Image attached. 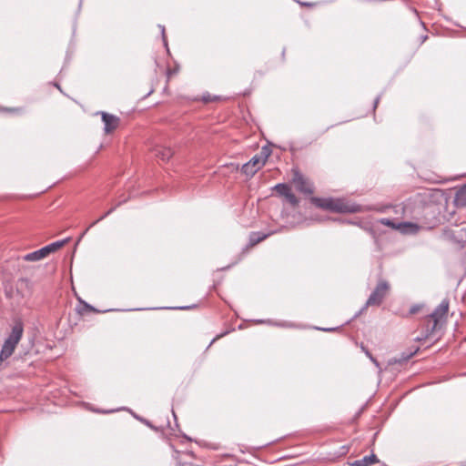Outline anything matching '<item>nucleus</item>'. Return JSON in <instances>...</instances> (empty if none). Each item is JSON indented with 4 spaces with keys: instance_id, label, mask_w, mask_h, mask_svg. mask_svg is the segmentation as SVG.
Listing matches in <instances>:
<instances>
[{
    "instance_id": "11",
    "label": "nucleus",
    "mask_w": 466,
    "mask_h": 466,
    "mask_svg": "<svg viewBox=\"0 0 466 466\" xmlns=\"http://www.w3.org/2000/svg\"><path fill=\"white\" fill-rule=\"evenodd\" d=\"M173 154V150L169 147H157L155 149V156L162 161H168Z\"/></svg>"
},
{
    "instance_id": "23",
    "label": "nucleus",
    "mask_w": 466,
    "mask_h": 466,
    "mask_svg": "<svg viewBox=\"0 0 466 466\" xmlns=\"http://www.w3.org/2000/svg\"><path fill=\"white\" fill-rule=\"evenodd\" d=\"M419 310V306H413L410 309V312L411 314H415L416 312H418Z\"/></svg>"
},
{
    "instance_id": "7",
    "label": "nucleus",
    "mask_w": 466,
    "mask_h": 466,
    "mask_svg": "<svg viewBox=\"0 0 466 466\" xmlns=\"http://www.w3.org/2000/svg\"><path fill=\"white\" fill-rule=\"evenodd\" d=\"M100 114L102 116V121L104 122V125H105L104 131L106 134H109L117 128L119 122H120V119L118 116H114L112 114L106 113V112H100Z\"/></svg>"
},
{
    "instance_id": "2",
    "label": "nucleus",
    "mask_w": 466,
    "mask_h": 466,
    "mask_svg": "<svg viewBox=\"0 0 466 466\" xmlns=\"http://www.w3.org/2000/svg\"><path fill=\"white\" fill-rule=\"evenodd\" d=\"M66 240H59L53 242L49 245H46L41 248L38 250L30 252L23 257L25 261H39L46 258L49 254L56 252L60 248H62Z\"/></svg>"
},
{
    "instance_id": "28",
    "label": "nucleus",
    "mask_w": 466,
    "mask_h": 466,
    "mask_svg": "<svg viewBox=\"0 0 466 466\" xmlns=\"http://www.w3.org/2000/svg\"><path fill=\"white\" fill-rule=\"evenodd\" d=\"M190 308H191V307H189V306H186V307H179V308H177V309H190Z\"/></svg>"
},
{
    "instance_id": "3",
    "label": "nucleus",
    "mask_w": 466,
    "mask_h": 466,
    "mask_svg": "<svg viewBox=\"0 0 466 466\" xmlns=\"http://www.w3.org/2000/svg\"><path fill=\"white\" fill-rule=\"evenodd\" d=\"M389 289V284L386 281H379L375 289L370 295L368 300L366 301L360 312H362L365 309H367L370 306H380L382 303L384 298L386 297Z\"/></svg>"
},
{
    "instance_id": "8",
    "label": "nucleus",
    "mask_w": 466,
    "mask_h": 466,
    "mask_svg": "<svg viewBox=\"0 0 466 466\" xmlns=\"http://www.w3.org/2000/svg\"><path fill=\"white\" fill-rule=\"evenodd\" d=\"M397 230L402 234H414L419 230V226L412 222H400L397 224Z\"/></svg>"
},
{
    "instance_id": "27",
    "label": "nucleus",
    "mask_w": 466,
    "mask_h": 466,
    "mask_svg": "<svg viewBox=\"0 0 466 466\" xmlns=\"http://www.w3.org/2000/svg\"><path fill=\"white\" fill-rule=\"evenodd\" d=\"M321 329V330H324V331H333V330H335L336 329H333V328H328V329L323 328V329Z\"/></svg>"
},
{
    "instance_id": "4",
    "label": "nucleus",
    "mask_w": 466,
    "mask_h": 466,
    "mask_svg": "<svg viewBox=\"0 0 466 466\" xmlns=\"http://www.w3.org/2000/svg\"><path fill=\"white\" fill-rule=\"evenodd\" d=\"M334 212L339 213H357L363 211L361 206L350 203L344 199L335 198Z\"/></svg>"
},
{
    "instance_id": "32",
    "label": "nucleus",
    "mask_w": 466,
    "mask_h": 466,
    "mask_svg": "<svg viewBox=\"0 0 466 466\" xmlns=\"http://www.w3.org/2000/svg\"><path fill=\"white\" fill-rule=\"evenodd\" d=\"M218 338H220V335H218V337H215V339H212V342L215 341V339H218Z\"/></svg>"
},
{
    "instance_id": "13",
    "label": "nucleus",
    "mask_w": 466,
    "mask_h": 466,
    "mask_svg": "<svg viewBox=\"0 0 466 466\" xmlns=\"http://www.w3.org/2000/svg\"><path fill=\"white\" fill-rule=\"evenodd\" d=\"M268 234L252 232L249 235L248 246L253 247L268 238Z\"/></svg>"
},
{
    "instance_id": "24",
    "label": "nucleus",
    "mask_w": 466,
    "mask_h": 466,
    "mask_svg": "<svg viewBox=\"0 0 466 466\" xmlns=\"http://www.w3.org/2000/svg\"><path fill=\"white\" fill-rule=\"evenodd\" d=\"M380 99V96H378L376 97L375 101H374V106H373V108H374V109H375V108H376V106H378Z\"/></svg>"
},
{
    "instance_id": "9",
    "label": "nucleus",
    "mask_w": 466,
    "mask_h": 466,
    "mask_svg": "<svg viewBox=\"0 0 466 466\" xmlns=\"http://www.w3.org/2000/svg\"><path fill=\"white\" fill-rule=\"evenodd\" d=\"M334 200L335 198H312V202L319 208L334 211Z\"/></svg>"
},
{
    "instance_id": "26",
    "label": "nucleus",
    "mask_w": 466,
    "mask_h": 466,
    "mask_svg": "<svg viewBox=\"0 0 466 466\" xmlns=\"http://www.w3.org/2000/svg\"><path fill=\"white\" fill-rule=\"evenodd\" d=\"M203 99H204V101H205V102H209V101H211V100H212V99H211V97H210V96H203Z\"/></svg>"
},
{
    "instance_id": "12",
    "label": "nucleus",
    "mask_w": 466,
    "mask_h": 466,
    "mask_svg": "<svg viewBox=\"0 0 466 466\" xmlns=\"http://www.w3.org/2000/svg\"><path fill=\"white\" fill-rule=\"evenodd\" d=\"M451 235L457 242L461 244L466 243V227H457L451 230Z\"/></svg>"
},
{
    "instance_id": "10",
    "label": "nucleus",
    "mask_w": 466,
    "mask_h": 466,
    "mask_svg": "<svg viewBox=\"0 0 466 466\" xmlns=\"http://www.w3.org/2000/svg\"><path fill=\"white\" fill-rule=\"evenodd\" d=\"M379 462V459L375 454H370L368 456H364L360 460H356L353 462H351V466H371L375 463Z\"/></svg>"
},
{
    "instance_id": "29",
    "label": "nucleus",
    "mask_w": 466,
    "mask_h": 466,
    "mask_svg": "<svg viewBox=\"0 0 466 466\" xmlns=\"http://www.w3.org/2000/svg\"><path fill=\"white\" fill-rule=\"evenodd\" d=\"M365 353H366V355H367L369 358H370V355H371V354L370 353V351H369V350H365Z\"/></svg>"
},
{
    "instance_id": "31",
    "label": "nucleus",
    "mask_w": 466,
    "mask_h": 466,
    "mask_svg": "<svg viewBox=\"0 0 466 466\" xmlns=\"http://www.w3.org/2000/svg\"><path fill=\"white\" fill-rule=\"evenodd\" d=\"M218 338H220V335H218V337H215V339H212V342L215 341V339H218Z\"/></svg>"
},
{
    "instance_id": "16",
    "label": "nucleus",
    "mask_w": 466,
    "mask_h": 466,
    "mask_svg": "<svg viewBox=\"0 0 466 466\" xmlns=\"http://www.w3.org/2000/svg\"><path fill=\"white\" fill-rule=\"evenodd\" d=\"M115 208H112L111 209H109L106 213L105 214H102V216L96 219V221H94L91 225H89V227L82 233L81 237L80 238H83L86 232L93 227L95 226L97 222L103 220L105 218H106L110 213H112L114 211Z\"/></svg>"
},
{
    "instance_id": "1",
    "label": "nucleus",
    "mask_w": 466,
    "mask_h": 466,
    "mask_svg": "<svg viewBox=\"0 0 466 466\" xmlns=\"http://www.w3.org/2000/svg\"><path fill=\"white\" fill-rule=\"evenodd\" d=\"M449 310V300L443 299L434 311L427 316L426 335L432 334L438 327L440 320L444 318Z\"/></svg>"
},
{
    "instance_id": "33",
    "label": "nucleus",
    "mask_w": 466,
    "mask_h": 466,
    "mask_svg": "<svg viewBox=\"0 0 466 466\" xmlns=\"http://www.w3.org/2000/svg\"><path fill=\"white\" fill-rule=\"evenodd\" d=\"M140 420L144 421L146 424L149 425L148 421H146L145 420L139 419Z\"/></svg>"
},
{
    "instance_id": "17",
    "label": "nucleus",
    "mask_w": 466,
    "mask_h": 466,
    "mask_svg": "<svg viewBox=\"0 0 466 466\" xmlns=\"http://www.w3.org/2000/svg\"><path fill=\"white\" fill-rule=\"evenodd\" d=\"M379 222L381 224V225H384V226H387V227H390L391 228H394V229H397V224L398 223H395L393 220L390 219V218H380L379 220Z\"/></svg>"
},
{
    "instance_id": "6",
    "label": "nucleus",
    "mask_w": 466,
    "mask_h": 466,
    "mask_svg": "<svg viewBox=\"0 0 466 466\" xmlns=\"http://www.w3.org/2000/svg\"><path fill=\"white\" fill-rule=\"evenodd\" d=\"M293 183L296 188L304 194H312L313 187L311 183L303 177L299 171H295L293 175Z\"/></svg>"
},
{
    "instance_id": "18",
    "label": "nucleus",
    "mask_w": 466,
    "mask_h": 466,
    "mask_svg": "<svg viewBox=\"0 0 466 466\" xmlns=\"http://www.w3.org/2000/svg\"><path fill=\"white\" fill-rule=\"evenodd\" d=\"M287 201L290 203L293 207L297 206L299 203L296 196L291 192V190L285 196Z\"/></svg>"
},
{
    "instance_id": "20",
    "label": "nucleus",
    "mask_w": 466,
    "mask_h": 466,
    "mask_svg": "<svg viewBox=\"0 0 466 466\" xmlns=\"http://www.w3.org/2000/svg\"><path fill=\"white\" fill-rule=\"evenodd\" d=\"M1 110L5 111V112H12V113L22 112V109L18 108V107H5V108H2Z\"/></svg>"
},
{
    "instance_id": "14",
    "label": "nucleus",
    "mask_w": 466,
    "mask_h": 466,
    "mask_svg": "<svg viewBox=\"0 0 466 466\" xmlns=\"http://www.w3.org/2000/svg\"><path fill=\"white\" fill-rule=\"evenodd\" d=\"M455 201L458 205L466 206V192L463 189H459L456 193Z\"/></svg>"
},
{
    "instance_id": "21",
    "label": "nucleus",
    "mask_w": 466,
    "mask_h": 466,
    "mask_svg": "<svg viewBox=\"0 0 466 466\" xmlns=\"http://www.w3.org/2000/svg\"><path fill=\"white\" fill-rule=\"evenodd\" d=\"M261 153L263 154V157H261L263 159H265V161L267 160V158L269 156V150L268 149V147H264L262 148V151Z\"/></svg>"
},
{
    "instance_id": "25",
    "label": "nucleus",
    "mask_w": 466,
    "mask_h": 466,
    "mask_svg": "<svg viewBox=\"0 0 466 466\" xmlns=\"http://www.w3.org/2000/svg\"><path fill=\"white\" fill-rule=\"evenodd\" d=\"M370 360L376 365V366H379V362L377 361V360L375 358H373L372 355H370Z\"/></svg>"
},
{
    "instance_id": "34",
    "label": "nucleus",
    "mask_w": 466,
    "mask_h": 466,
    "mask_svg": "<svg viewBox=\"0 0 466 466\" xmlns=\"http://www.w3.org/2000/svg\"><path fill=\"white\" fill-rule=\"evenodd\" d=\"M461 189L465 190L466 192V184L461 187Z\"/></svg>"
},
{
    "instance_id": "5",
    "label": "nucleus",
    "mask_w": 466,
    "mask_h": 466,
    "mask_svg": "<svg viewBox=\"0 0 466 466\" xmlns=\"http://www.w3.org/2000/svg\"><path fill=\"white\" fill-rule=\"evenodd\" d=\"M265 165V159L260 156H254L248 163L241 167L242 173L248 177H252L258 170Z\"/></svg>"
},
{
    "instance_id": "19",
    "label": "nucleus",
    "mask_w": 466,
    "mask_h": 466,
    "mask_svg": "<svg viewBox=\"0 0 466 466\" xmlns=\"http://www.w3.org/2000/svg\"><path fill=\"white\" fill-rule=\"evenodd\" d=\"M417 352V350H414L413 352H410L409 354H402L401 357L398 360H395V362L396 363H401L403 361H407L408 360H410L415 353Z\"/></svg>"
},
{
    "instance_id": "30",
    "label": "nucleus",
    "mask_w": 466,
    "mask_h": 466,
    "mask_svg": "<svg viewBox=\"0 0 466 466\" xmlns=\"http://www.w3.org/2000/svg\"><path fill=\"white\" fill-rule=\"evenodd\" d=\"M218 338H220V335H218V337H215V339H212V342L215 341V339H218Z\"/></svg>"
},
{
    "instance_id": "22",
    "label": "nucleus",
    "mask_w": 466,
    "mask_h": 466,
    "mask_svg": "<svg viewBox=\"0 0 466 466\" xmlns=\"http://www.w3.org/2000/svg\"><path fill=\"white\" fill-rule=\"evenodd\" d=\"M159 28L161 29V34H162L164 45L167 46V38H166V35H165V27H164V25H159Z\"/></svg>"
},
{
    "instance_id": "15",
    "label": "nucleus",
    "mask_w": 466,
    "mask_h": 466,
    "mask_svg": "<svg viewBox=\"0 0 466 466\" xmlns=\"http://www.w3.org/2000/svg\"><path fill=\"white\" fill-rule=\"evenodd\" d=\"M275 189L279 195L284 197L290 191V187L287 184L283 183L276 185Z\"/></svg>"
}]
</instances>
